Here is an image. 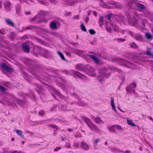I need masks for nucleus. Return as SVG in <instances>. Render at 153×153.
I'll return each mask as SVG.
<instances>
[{
    "label": "nucleus",
    "mask_w": 153,
    "mask_h": 153,
    "mask_svg": "<svg viewBox=\"0 0 153 153\" xmlns=\"http://www.w3.org/2000/svg\"><path fill=\"white\" fill-rule=\"evenodd\" d=\"M119 59L120 61L123 63L122 64L125 66L132 69L135 68L134 65L131 62L122 58H119Z\"/></svg>",
    "instance_id": "f257e3e1"
},
{
    "label": "nucleus",
    "mask_w": 153,
    "mask_h": 153,
    "mask_svg": "<svg viewBox=\"0 0 153 153\" xmlns=\"http://www.w3.org/2000/svg\"><path fill=\"white\" fill-rule=\"evenodd\" d=\"M61 24L59 21L55 20L51 22L49 24L50 27L53 30H57Z\"/></svg>",
    "instance_id": "f03ea898"
},
{
    "label": "nucleus",
    "mask_w": 153,
    "mask_h": 153,
    "mask_svg": "<svg viewBox=\"0 0 153 153\" xmlns=\"http://www.w3.org/2000/svg\"><path fill=\"white\" fill-rule=\"evenodd\" d=\"M25 29L26 30L33 29L36 32L39 31L42 32L45 31V29L40 28L35 25H30L25 27Z\"/></svg>",
    "instance_id": "7ed1b4c3"
},
{
    "label": "nucleus",
    "mask_w": 153,
    "mask_h": 153,
    "mask_svg": "<svg viewBox=\"0 0 153 153\" xmlns=\"http://www.w3.org/2000/svg\"><path fill=\"white\" fill-rule=\"evenodd\" d=\"M47 14V13L46 12H43L42 11L40 12V13H38L37 16H39V20L38 21V22H46L47 21V19H46L45 17H44V16H45L46 14Z\"/></svg>",
    "instance_id": "20e7f679"
},
{
    "label": "nucleus",
    "mask_w": 153,
    "mask_h": 153,
    "mask_svg": "<svg viewBox=\"0 0 153 153\" xmlns=\"http://www.w3.org/2000/svg\"><path fill=\"white\" fill-rule=\"evenodd\" d=\"M70 51L72 53H75L82 56H83V53L84 52L83 50L75 48H71Z\"/></svg>",
    "instance_id": "39448f33"
},
{
    "label": "nucleus",
    "mask_w": 153,
    "mask_h": 153,
    "mask_svg": "<svg viewBox=\"0 0 153 153\" xmlns=\"http://www.w3.org/2000/svg\"><path fill=\"white\" fill-rule=\"evenodd\" d=\"M35 85L39 89V90H36L38 94L39 95H44L45 93V90L42 88L40 85L37 84H35Z\"/></svg>",
    "instance_id": "423d86ee"
},
{
    "label": "nucleus",
    "mask_w": 153,
    "mask_h": 153,
    "mask_svg": "<svg viewBox=\"0 0 153 153\" xmlns=\"http://www.w3.org/2000/svg\"><path fill=\"white\" fill-rule=\"evenodd\" d=\"M88 126L92 130H94L98 132H100V130L98 127L92 123H91Z\"/></svg>",
    "instance_id": "0eeeda50"
},
{
    "label": "nucleus",
    "mask_w": 153,
    "mask_h": 153,
    "mask_svg": "<svg viewBox=\"0 0 153 153\" xmlns=\"http://www.w3.org/2000/svg\"><path fill=\"white\" fill-rule=\"evenodd\" d=\"M73 72L78 77L82 79L83 80H88V78L86 76L82 74L79 72L74 71Z\"/></svg>",
    "instance_id": "6e6552de"
},
{
    "label": "nucleus",
    "mask_w": 153,
    "mask_h": 153,
    "mask_svg": "<svg viewBox=\"0 0 153 153\" xmlns=\"http://www.w3.org/2000/svg\"><path fill=\"white\" fill-rule=\"evenodd\" d=\"M23 51L25 52L28 53L29 52L30 47L26 43H23L22 46Z\"/></svg>",
    "instance_id": "1a4fd4ad"
},
{
    "label": "nucleus",
    "mask_w": 153,
    "mask_h": 153,
    "mask_svg": "<svg viewBox=\"0 0 153 153\" xmlns=\"http://www.w3.org/2000/svg\"><path fill=\"white\" fill-rule=\"evenodd\" d=\"M54 92L61 99L64 100L65 101H67L68 100V97H66L62 95L60 92L56 90H54Z\"/></svg>",
    "instance_id": "9d476101"
},
{
    "label": "nucleus",
    "mask_w": 153,
    "mask_h": 153,
    "mask_svg": "<svg viewBox=\"0 0 153 153\" xmlns=\"http://www.w3.org/2000/svg\"><path fill=\"white\" fill-rule=\"evenodd\" d=\"M1 67L4 70L9 72H12L13 71L12 68L6 65V64L4 63L2 64L1 65Z\"/></svg>",
    "instance_id": "9b49d317"
},
{
    "label": "nucleus",
    "mask_w": 153,
    "mask_h": 153,
    "mask_svg": "<svg viewBox=\"0 0 153 153\" xmlns=\"http://www.w3.org/2000/svg\"><path fill=\"white\" fill-rule=\"evenodd\" d=\"M40 53L44 56L46 57L49 55L50 53L48 51L44 49L41 48L40 49Z\"/></svg>",
    "instance_id": "f8f14e48"
},
{
    "label": "nucleus",
    "mask_w": 153,
    "mask_h": 153,
    "mask_svg": "<svg viewBox=\"0 0 153 153\" xmlns=\"http://www.w3.org/2000/svg\"><path fill=\"white\" fill-rule=\"evenodd\" d=\"M88 56L92 59L95 63L98 64L100 62V60L97 58L95 55H88Z\"/></svg>",
    "instance_id": "ddd939ff"
},
{
    "label": "nucleus",
    "mask_w": 153,
    "mask_h": 153,
    "mask_svg": "<svg viewBox=\"0 0 153 153\" xmlns=\"http://www.w3.org/2000/svg\"><path fill=\"white\" fill-rule=\"evenodd\" d=\"M10 2L8 1H6L4 3V7L7 11H9L10 10Z\"/></svg>",
    "instance_id": "4468645a"
},
{
    "label": "nucleus",
    "mask_w": 153,
    "mask_h": 153,
    "mask_svg": "<svg viewBox=\"0 0 153 153\" xmlns=\"http://www.w3.org/2000/svg\"><path fill=\"white\" fill-rule=\"evenodd\" d=\"M81 143L80 147L81 148L83 149L86 150H88L89 149V147L86 144L85 142H81Z\"/></svg>",
    "instance_id": "2eb2a0df"
},
{
    "label": "nucleus",
    "mask_w": 153,
    "mask_h": 153,
    "mask_svg": "<svg viewBox=\"0 0 153 153\" xmlns=\"http://www.w3.org/2000/svg\"><path fill=\"white\" fill-rule=\"evenodd\" d=\"M76 68V69L81 71H84L85 70V67L79 64L77 65Z\"/></svg>",
    "instance_id": "dca6fc26"
},
{
    "label": "nucleus",
    "mask_w": 153,
    "mask_h": 153,
    "mask_svg": "<svg viewBox=\"0 0 153 153\" xmlns=\"http://www.w3.org/2000/svg\"><path fill=\"white\" fill-rule=\"evenodd\" d=\"M135 39L139 41H143V37L142 35L139 34H136L134 36Z\"/></svg>",
    "instance_id": "f3484780"
},
{
    "label": "nucleus",
    "mask_w": 153,
    "mask_h": 153,
    "mask_svg": "<svg viewBox=\"0 0 153 153\" xmlns=\"http://www.w3.org/2000/svg\"><path fill=\"white\" fill-rule=\"evenodd\" d=\"M66 1V4L69 6H72L76 3V1L74 0H67Z\"/></svg>",
    "instance_id": "a211bd4d"
},
{
    "label": "nucleus",
    "mask_w": 153,
    "mask_h": 153,
    "mask_svg": "<svg viewBox=\"0 0 153 153\" xmlns=\"http://www.w3.org/2000/svg\"><path fill=\"white\" fill-rule=\"evenodd\" d=\"M94 121L97 124H100L104 123V122L99 117H94Z\"/></svg>",
    "instance_id": "6ab92c4d"
},
{
    "label": "nucleus",
    "mask_w": 153,
    "mask_h": 153,
    "mask_svg": "<svg viewBox=\"0 0 153 153\" xmlns=\"http://www.w3.org/2000/svg\"><path fill=\"white\" fill-rule=\"evenodd\" d=\"M83 120L87 124L88 126L92 123L88 118L85 117H82Z\"/></svg>",
    "instance_id": "aec40b11"
},
{
    "label": "nucleus",
    "mask_w": 153,
    "mask_h": 153,
    "mask_svg": "<svg viewBox=\"0 0 153 153\" xmlns=\"http://www.w3.org/2000/svg\"><path fill=\"white\" fill-rule=\"evenodd\" d=\"M58 107L60 110L67 111V106L66 105H61Z\"/></svg>",
    "instance_id": "412c9836"
},
{
    "label": "nucleus",
    "mask_w": 153,
    "mask_h": 153,
    "mask_svg": "<svg viewBox=\"0 0 153 153\" xmlns=\"http://www.w3.org/2000/svg\"><path fill=\"white\" fill-rule=\"evenodd\" d=\"M5 21L7 25L13 27L14 26V23L12 22L11 19H6Z\"/></svg>",
    "instance_id": "4be33fe9"
},
{
    "label": "nucleus",
    "mask_w": 153,
    "mask_h": 153,
    "mask_svg": "<svg viewBox=\"0 0 153 153\" xmlns=\"http://www.w3.org/2000/svg\"><path fill=\"white\" fill-rule=\"evenodd\" d=\"M111 25L113 27L114 30L118 32L120 31V29L119 27L116 25L112 23L111 24Z\"/></svg>",
    "instance_id": "5701e85b"
},
{
    "label": "nucleus",
    "mask_w": 153,
    "mask_h": 153,
    "mask_svg": "<svg viewBox=\"0 0 153 153\" xmlns=\"http://www.w3.org/2000/svg\"><path fill=\"white\" fill-rule=\"evenodd\" d=\"M145 36L148 39L151 40L153 39V36L149 33H146L145 34Z\"/></svg>",
    "instance_id": "b1692460"
},
{
    "label": "nucleus",
    "mask_w": 153,
    "mask_h": 153,
    "mask_svg": "<svg viewBox=\"0 0 153 153\" xmlns=\"http://www.w3.org/2000/svg\"><path fill=\"white\" fill-rule=\"evenodd\" d=\"M137 7L139 10H143L145 8V6L143 4L139 3L137 4Z\"/></svg>",
    "instance_id": "393cba45"
},
{
    "label": "nucleus",
    "mask_w": 153,
    "mask_h": 153,
    "mask_svg": "<svg viewBox=\"0 0 153 153\" xmlns=\"http://www.w3.org/2000/svg\"><path fill=\"white\" fill-rule=\"evenodd\" d=\"M140 19L141 23L142 25L144 27H145L146 25L148 23L147 21L145 19Z\"/></svg>",
    "instance_id": "a878e982"
},
{
    "label": "nucleus",
    "mask_w": 153,
    "mask_h": 153,
    "mask_svg": "<svg viewBox=\"0 0 153 153\" xmlns=\"http://www.w3.org/2000/svg\"><path fill=\"white\" fill-rule=\"evenodd\" d=\"M128 5L132 9L135 5L136 4L134 2L130 1L128 3Z\"/></svg>",
    "instance_id": "bb28decb"
},
{
    "label": "nucleus",
    "mask_w": 153,
    "mask_h": 153,
    "mask_svg": "<svg viewBox=\"0 0 153 153\" xmlns=\"http://www.w3.org/2000/svg\"><path fill=\"white\" fill-rule=\"evenodd\" d=\"M42 123V121H30V124L31 126L36 125Z\"/></svg>",
    "instance_id": "cd10ccee"
},
{
    "label": "nucleus",
    "mask_w": 153,
    "mask_h": 153,
    "mask_svg": "<svg viewBox=\"0 0 153 153\" xmlns=\"http://www.w3.org/2000/svg\"><path fill=\"white\" fill-rule=\"evenodd\" d=\"M111 105L112 107V108L114 110L115 112H116V109L114 103V99L112 97L111 98Z\"/></svg>",
    "instance_id": "c85d7f7f"
},
{
    "label": "nucleus",
    "mask_w": 153,
    "mask_h": 153,
    "mask_svg": "<svg viewBox=\"0 0 153 153\" xmlns=\"http://www.w3.org/2000/svg\"><path fill=\"white\" fill-rule=\"evenodd\" d=\"M34 63V62L32 61V60L30 59H27L26 62V64L27 65H33V63Z\"/></svg>",
    "instance_id": "c756f323"
},
{
    "label": "nucleus",
    "mask_w": 153,
    "mask_h": 153,
    "mask_svg": "<svg viewBox=\"0 0 153 153\" xmlns=\"http://www.w3.org/2000/svg\"><path fill=\"white\" fill-rule=\"evenodd\" d=\"M127 122L128 124L131 126H137L134 123H133L131 120H127Z\"/></svg>",
    "instance_id": "7c9ffc66"
},
{
    "label": "nucleus",
    "mask_w": 153,
    "mask_h": 153,
    "mask_svg": "<svg viewBox=\"0 0 153 153\" xmlns=\"http://www.w3.org/2000/svg\"><path fill=\"white\" fill-rule=\"evenodd\" d=\"M16 131L17 134L20 136L22 138H23L24 137V135L22 134V131L19 130H16Z\"/></svg>",
    "instance_id": "2f4dec72"
},
{
    "label": "nucleus",
    "mask_w": 153,
    "mask_h": 153,
    "mask_svg": "<svg viewBox=\"0 0 153 153\" xmlns=\"http://www.w3.org/2000/svg\"><path fill=\"white\" fill-rule=\"evenodd\" d=\"M126 90L128 92H131V91L133 90L132 89V84H131L130 85L127 86L126 87Z\"/></svg>",
    "instance_id": "473e14b6"
},
{
    "label": "nucleus",
    "mask_w": 153,
    "mask_h": 153,
    "mask_svg": "<svg viewBox=\"0 0 153 153\" xmlns=\"http://www.w3.org/2000/svg\"><path fill=\"white\" fill-rule=\"evenodd\" d=\"M78 101L77 103V104L79 105H80L81 106H82L85 105V103L84 102H83L82 101H81L80 99L79 98L78 99Z\"/></svg>",
    "instance_id": "72a5a7b5"
},
{
    "label": "nucleus",
    "mask_w": 153,
    "mask_h": 153,
    "mask_svg": "<svg viewBox=\"0 0 153 153\" xmlns=\"http://www.w3.org/2000/svg\"><path fill=\"white\" fill-rule=\"evenodd\" d=\"M101 75L103 77L105 78L109 77L110 75V74L109 73H106L105 72H102L101 73Z\"/></svg>",
    "instance_id": "f704fd0d"
},
{
    "label": "nucleus",
    "mask_w": 153,
    "mask_h": 153,
    "mask_svg": "<svg viewBox=\"0 0 153 153\" xmlns=\"http://www.w3.org/2000/svg\"><path fill=\"white\" fill-rule=\"evenodd\" d=\"M114 127H115V126L114 125L111 126L110 127H108V129L109 131L113 133L115 132V130L114 128Z\"/></svg>",
    "instance_id": "c9c22d12"
},
{
    "label": "nucleus",
    "mask_w": 153,
    "mask_h": 153,
    "mask_svg": "<svg viewBox=\"0 0 153 153\" xmlns=\"http://www.w3.org/2000/svg\"><path fill=\"white\" fill-rule=\"evenodd\" d=\"M57 53L62 60H65V58L63 53L60 51H58Z\"/></svg>",
    "instance_id": "e433bc0d"
},
{
    "label": "nucleus",
    "mask_w": 153,
    "mask_h": 153,
    "mask_svg": "<svg viewBox=\"0 0 153 153\" xmlns=\"http://www.w3.org/2000/svg\"><path fill=\"white\" fill-rule=\"evenodd\" d=\"M99 22L100 26L101 27V26L103 24V16H101L100 18L99 19Z\"/></svg>",
    "instance_id": "4c0bfd02"
},
{
    "label": "nucleus",
    "mask_w": 153,
    "mask_h": 153,
    "mask_svg": "<svg viewBox=\"0 0 153 153\" xmlns=\"http://www.w3.org/2000/svg\"><path fill=\"white\" fill-rule=\"evenodd\" d=\"M130 46L132 48H134L135 49L137 48H138L137 46L135 43H132L130 44Z\"/></svg>",
    "instance_id": "58836bf2"
},
{
    "label": "nucleus",
    "mask_w": 153,
    "mask_h": 153,
    "mask_svg": "<svg viewBox=\"0 0 153 153\" xmlns=\"http://www.w3.org/2000/svg\"><path fill=\"white\" fill-rule=\"evenodd\" d=\"M113 5L114 7L117 8H120L121 7V5L120 4L118 3H116L115 2Z\"/></svg>",
    "instance_id": "ea45409f"
},
{
    "label": "nucleus",
    "mask_w": 153,
    "mask_h": 153,
    "mask_svg": "<svg viewBox=\"0 0 153 153\" xmlns=\"http://www.w3.org/2000/svg\"><path fill=\"white\" fill-rule=\"evenodd\" d=\"M80 26L81 29L84 32L87 31V30L83 23L81 24Z\"/></svg>",
    "instance_id": "a19ab883"
},
{
    "label": "nucleus",
    "mask_w": 153,
    "mask_h": 153,
    "mask_svg": "<svg viewBox=\"0 0 153 153\" xmlns=\"http://www.w3.org/2000/svg\"><path fill=\"white\" fill-rule=\"evenodd\" d=\"M137 21L136 19L134 20V21L133 22H132L130 21L129 20L128 21V22L130 23L131 25L132 26H135L136 24Z\"/></svg>",
    "instance_id": "79ce46f5"
},
{
    "label": "nucleus",
    "mask_w": 153,
    "mask_h": 153,
    "mask_svg": "<svg viewBox=\"0 0 153 153\" xmlns=\"http://www.w3.org/2000/svg\"><path fill=\"white\" fill-rule=\"evenodd\" d=\"M47 126H51L52 128H55L57 130H58V127L56 125L54 124H49L47 125Z\"/></svg>",
    "instance_id": "37998d69"
},
{
    "label": "nucleus",
    "mask_w": 153,
    "mask_h": 153,
    "mask_svg": "<svg viewBox=\"0 0 153 153\" xmlns=\"http://www.w3.org/2000/svg\"><path fill=\"white\" fill-rule=\"evenodd\" d=\"M89 32L90 34L92 35H94L96 33V32L93 29H91L89 30Z\"/></svg>",
    "instance_id": "c03bdc74"
},
{
    "label": "nucleus",
    "mask_w": 153,
    "mask_h": 153,
    "mask_svg": "<svg viewBox=\"0 0 153 153\" xmlns=\"http://www.w3.org/2000/svg\"><path fill=\"white\" fill-rule=\"evenodd\" d=\"M116 40L119 42H124L126 40L125 39L122 38L117 39Z\"/></svg>",
    "instance_id": "a18cd8bd"
},
{
    "label": "nucleus",
    "mask_w": 153,
    "mask_h": 153,
    "mask_svg": "<svg viewBox=\"0 0 153 153\" xmlns=\"http://www.w3.org/2000/svg\"><path fill=\"white\" fill-rule=\"evenodd\" d=\"M35 38V39L36 40V41H37V42H40L42 44H43V43L44 42L42 41V40H41V39H39V38H37V37H35L34 38Z\"/></svg>",
    "instance_id": "49530a36"
},
{
    "label": "nucleus",
    "mask_w": 153,
    "mask_h": 153,
    "mask_svg": "<svg viewBox=\"0 0 153 153\" xmlns=\"http://www.w3.org/2000/svg\"><path fill=\"white\" fill-rule=\"evenodd\" d=\"M115 126V127H116V128L118 130H121L122 129V127L119 125H116Z\"/></svg>",
    "instance_id": "de8ad7c7"
},
{
    "label": "nucleus",
    "mask_w": 153,
    "mask_h": 153,
    "mask_svg": "<svg viewBox=\"0 0 153 153\" xmlns=\"http://www.w3.org/2000/svg\"><path fill=\"white\" fill-rule=\"evenodd\" d=\"M0 90L1 91L3 92H4L6 90V89L4 87L0 85Z\"/></svg>",
    "instance_id": "09e8293b"
},
{
    "label": "nucleus",
    "mask_w": 153,
    "mask_h": 153,
    "mask_svg": "<svg viewBox=\"0 0 153 153\" xmlns=\"http://www.w3.org/2000/svg\"><path fill=\"white\" fill-rule=\"evenodd\" d=\"M16 100L17 101L19 105L22 104L24 102V101L23 100H19L17 99H16Z\"/></svg>",
    "instance_id": "8fccbe9b"
},
{
    "label": "nucleus",
    "mask_w": 153,
    "mask_h": 153,
    "mask_svg": "<svg viewBox=\"0 0 153 153\" xmlns=\"http://www.w3.org/2000/svg\"><path fill=\"white\" fill-rule=\"evenodd\" d=\"M71 95L72 96H73L74 97L77 98V99H78L79 98V96L75 93H73L71 94Z\"/></svg>",
    "instance_id": "3c124183"
},
{
    "label": "nucleus",
    "mask_w": 153,
    "mask_h": 153,
    "mask_svg": "<svg viewBox=\"0 0 153 153\" xmlns=\"http://www.w3.org/2000/svg\"><path fill=\"white\" fill-rule=\"evenodd\" d=\"M112 14L111 13H109L107 15V19L109 21L111 20V18L112 16Z\"/></svg>",
    "instance_id": "603ef678"
},
{
    "label": "nucleus",
    "mask_w": 153,
    "mask_h": 153,
    "mask_svg": "<svg viewBox=\"0 0 153 153\" xmlns=\"http://www.w3.org/2000/svg\"><path fill=\"white\" fill-rule=\"evenodd\" d=\"M127 33L129 34L131 36L134 37V35L133 33L131 31H127Z\"/></svg>",
    "instance_id": "864d4df0"
},
{
    "label": "nucleus",
    "mask_w": 153,
    "mask_h": 153,
    "mask_svg": "<svg viewBox=\"0 0 153 153\" xmlns=\"http://www.w3.org/2000/svg\"><path fill=\"white\" fill-rule=\"evenodd\" d=\"M41 4L44 5H46V3L44 1L45 0H37Z\"/></svg>",
    "instance_id": "5fc2aeb1"
},
{
    "label": "nucleus",
    "mask_w": 153,
    "mask_h": 153,
    "mask_svg": "<svg viewBox=\"0 0 153 153\" xmlns=\"http://www.w3.org/2000/svg\"><path fill=\"white\" fill-rule=\"evenodd\" d=\"M7 151V148H3L2 149V150L1 151L0 153H5Z\"/></svg>",
    "instance_id": "6e6d98bb"
},
{
    "label": "nucleus",
    "mask_w": 153,
    "mask_h": 153,
    "mask_svg": "<svg viewBox=\"0 0 153 153\" xmlns=\"http://www.w3.org/2000/svg\"><path fill=\"white\" fill-rule=\"evenodd\" d=\"M74 20L79 19V15H77L74 16L73 18Z\"/></svg>",
    "instance_id": "4d7b16f0"
},
{
    "label": "nucleus",
    "mask_w": 153,
    "mask_h": 153,
    "mask_svg": "<svg viewBox=\"0 0 153 153\" xmlns=\"http://www.w3.org/2000/svg\"><path fill=\"white\" fill-rule=\"evenodd\" d=\"M37 74H39L38 76L39 77H41L42 78L44 79V77L43 76L44 75H42V74H41L40 73H39V72H38Z\"/></svg>",
    "instance_id": "13d9d810"
},
{
    "label": "nucleus",
    "mask_w": 153,
    "mask_h": 153,
    "mask_svg": "<svg viewBox=\"0 0 153 153\" xmlns=\"http://www.w3.org/2000/svg\"><path fill=\"white\" fill-rule=\"evenodd\" d=\"M106 28L107 30L109 32H111V29L110 27H107Z\"/></svg>",
    "instance_id": "bf43d9fd"
},
{
    "label": "nucleus",
    "mask_w": 153,
    "mask_h": 153,
    "mask_svg": "<svg viewBox=\"0 0 153 153\" xmlns=\"http://www.w3.org/2000/svg\"><path fill=\"white\" fill-rule=\"evenodd\" d=\"M68 104H70L71 105H72L74 104H75L76 105L77 104V103L76 102H68Z\"/></svg>",
    "instance_id": "052dcab7"
},
{
    "label": "nucleus",
    "mask_w": 153,
    "mask_h": 153,
    "mask_svg": "<svg viewBox=\"0 0 153 153\" xmlns=\"http://www.w3.org/2000/svg\"><path fill=\"white\" fill-rule=\"evenodd\" d=\"M147 55L152 56L153 57V54H152L149 51H148L146 52Z\"/></svg>",
    "instance_id": "680f3d73"
},
{
    "label": "nucleus",
    "mask_w": 153,
    "mask_h": 153,
    "mask_svg": "<svg viewBox=\"0 0 153 153\" xmlns=\"http://www.w3.org/2000/svg\"><path fill=\"white\" fill-rule=\"evenodd\" d=\"M81 135L79 133H78V134H76L74 135V136L76 137H81Z\"/></svg>",
    "instance_id": "e2e57ef3"
},
{
    "label": "nucleus",
    "mask_w": 153,
    "mask_h": 153,
    "mask_svg": "<svg viewBox=\"0 0 153 153\" xmlns=\"http://www.w3.org/2000/svg\"><path fill=\"white\" fill-rule=\"evenodd\" d=\"M44 111L42 110L39 111V114L40 115H42L44 114Z\"/></svg>",
    "instance_id": "0e129e2a"
},
{
    "label": "nucleus",
    "mask_w": 153,
    "mask_h": 153,
    "mask_svg": "<svg viewBox=\"0 0 153 153\" xmlns=\"http://www.w3.org/2000/svg\"><path fill=\"white\" fill-rule=\"evenodd\" d=\"M37 18V17L36 16H35L33 18L31 19L30 20L32 21H34L36 20Z\"/></svg>",
    "instance_id": "69168bd1"
},
{
    "label": "nucleus",
    "mask_w": 153,
    "mask_h": 153,
    "mask_svg": "<svg viewBox=\"0 0 153 153\" xmlns=\"http://www.w3.org/2000/svg\"><path fill=\"white\" fill-rule=\"evenodd\" d=\"M61 147H57L56 149H55L54 150V151H58L60 150L61 149Z\"/></svg>",
    "instance_id": "338daca9"
},
{
    "label": "nucleus",
    "mask_w": 153,
    "mask_h": 153,
    "mask_svg": "<svg viewBox=\"0 0 153 153\" xmlns=\"http://www.w3.org/2000/svg\"><path fill=\"white\" fill-rule=\"evenodd\" d=\"M71 13V12H67L65 14V16H67L70 15V13Z\"/></svg>",
    "instance_id": "774afa93"
}]
</instances>
